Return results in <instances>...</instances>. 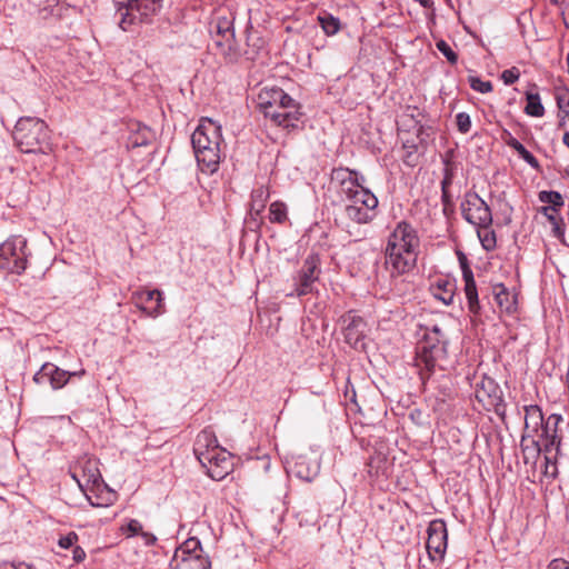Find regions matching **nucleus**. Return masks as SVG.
I'll use <instances>...</instances> for the list:
<instances>
[{"label":"nucleus","instance_id":"nucleus-1","mask_svg":"<svg viewBox=\"0 0 569 569\" xmlns=\"http://www.w3.org/2000/svg\"><path fill=\"white\" fill-rule=\"evenodd\" d=\"M366 177L349 168H333L331 182L345 204L346 217L355 223L367 224L377 216L378 198L366 187Z\"/></svg>","mask_w":569,"mask_h":569},{"label":"nucleus","instance_id":"nucleus-2","mask_svg":"<svg viewBox=\"0 0 569 569\" xmlns=\"http://www.w3.org/2000/svg\"><path fill=\"white\" fill-rule=\"evenodd\" d=\"M420 239L413 226L400 221L390 232L386 248V268L391 277L409 273L415 269L419 254Z\"/></svg>","mask_w":569,"mask_h":569},{"label":"nucleus","instance_id":"nucleus-3","mask_svg":"<svg viewBox=\"0 0 569 569\" xmlns=\"http://www.w3.org/2000/svg\"><path fill=\"white\" fill-rule=\"evenodd\" d=\"M191 143L201 172H217L223 157L221 126L210 118H202L191 136Z\"/></svg>","mask_w":569,"mask_h":569},{"label":"nucleus","instance_id":"nucleus-4","mask_svg":"<svg viewBox=\"0 0 569 569\" xmlns=\"http://www.w3.org/2000/svg\"><path fill=\"white\" fill-rule=\"evenodd\" d=\"M448 338L441 327L433 325L427 329L417 349L416 367L425 383L433 372L445 370L448 363Z\"/></svg>","mask_w":569,"mask_h":569},{"label":"nucleus","instance_id":"nucleus-5","mask_svg":"<svg viewBox=\"0 0 569 569\" xmlns=\"http://www.w3.org/2000/svg\"><path fill=\"white\" fill-rule=\"evenodd\" d=\"M13 139L24 153L46 154L51 150L49 128L39 118H20L14 127Z\"/></svg>","mask_w":569,"mask_h":569},{"label":"nucleus","instance_id":"nucleus-6","mask_svg":"<svg viewBox=\"0 0 569 569\" xmlns=\"http://www.w3.org/2000/svg\"><path fill=\"white\" fill-rule=\"evenodd\" d=\"M233 22L234 17L231 11L219 10L210 23L217 53L229 62H234L240 57V50L234 39Z\"/></svg>","mask_w":569,"mask_h":569},{"label":"nucleus","instance_id":"nucleus-7","mask_svg":"<svg viewBox=\"0 0 569 569\" xmlns=\"http://www.w3.org/2000/svg\"><path fill=\"white\" fill-rule=\"evenodd\" d=\"M525 427L523 433L525 439L530 438L535 435H540L542 443L547 451H550L552 447H558L560 439L557 435V425L561 420L558 415H551L547 421H543V415L539 406L529 405L525 406Z\"/></svg>","mask_w":569,"mask_h":569},{"label":"nucleus","instance_id":"nucleus-8","mask_svg":"<svg viewBox=\"0 0 569 569\" xmlns=\"http://www.w3.org/2000/svg\"><path fill=\"white\" fill-rule=\"evenodd\" d=\"M163 0H113L116 18L123 31L138 23L149 21L162 7Z\"/></svg>","mask_w":569,"mask_h":569},{"label":"nucleus","instance_id":"nucleus-9","mask_svg":"<svg viewBox=\"0 0 569 569\" xmlns=\"http://www.w3.org/2000/svg\"><path fill=\"white\" fill-rule=\"evenodd\" d=\"M29 254L27 239L11 236L0 244V270L21 274L27 269Z\"/></svg>","mask_w":569,"mask_h":569},{"label":"nucleus","instance_id":"nucleus-10","mask_svg":"<svg viewBox=\"0 0 569 569\" xmlns=\"http://www.w3.org/2000/svg\"><path fill=\"white\" fill-rule=\"evenodd\" d=\"M463 219L475 227H490L492 213L487 202L475 191L466 192L460 204Z\"/></svg>","mask_w":569,"mask_h":569},{"label":"nucleus","instance_id":"nucleus-11","mask_svg":"<svg viewBox=\"0 0 569 569\" xmlns=\"http://www.w3.org/2000/svg\"><path fill=\"white\" fill-rule=\"evenodd\" d=\"M475 396L487 409H493L499 416L505 415L506 403L499 385L489 377H482L476 386Z\"/></svg>","mask_w":569,"mask_h":569},{"label":"nucleus","instance_id":"nucleus-12","mask_svg":"<svg viewBox=\"0 0 569 569\" xmlns=\"http://www.w3.org/2000/svg\"><path fill=\"white\" fill-rule=\"evenodd\" d=\"M427 533L426 548L429 559L432 561L441 560L445 557L448 541L446 522L441 519L430 521Z\"/></svg>","mask_w":569,"mask_h":569},{"label":"nucleus","instance_id":"nucleus-13","mask_svg":"<svg viewBox=\"0 0 569 569\" xmlns=\"http://www.w3.org/2000/svg\"><path fill=\"white\" fill-rule=\"evenodd\" d=\"M82 375H84V370L71 372L60 369L51 362H46L34 373L33 381L39 386L49 385L53 390H58L63 388L71 377Z\"/></svg>","mask_w":569,"mask_h":569},{"label":"nucleus","instance_id":"nucleus-14","mask_svg":"<svg viewBox=\"0 0 569 569\" xmlns=\"http://www.w3.org/2000/svg\"><path fill=\"white\" fill-rule=\"evenodd\" d=\"M132 300L137 308L148 317L157 318L164 313L163 292L153 289H140L132 293Z\"/></svg>","mask_w":569,"mask_h":569},{"label":"nucleus","instance_id":"nucleus-15","mask_svg":"<svg viewBox=\"0 0 569 569\" xmlns=\"http://www.w3.org/2000/svg\"><path fill=\"white\" fill-rule=\"evenodd\" d=\"M201 466L207 469L208 476L220 481L224 479L232 470V456L226 449H216L208 460H199Z\"/></svg>","mask_w":569,"mask_h":569},{"label":"nucleus","instance_id":"nucleus-16","mask_svg":"<svg viewBox=\"0 0 569 569\" xmlns=\"http://www.w3.org/2000/svg\"><path fill=\"white\" fill-rule=\"evenodd\" d=\"M319 266L320 259L317 254H309L305 259L296 281L297 296H306L312 291L313 284L320 274Z\"/></svg>","mask_w":569,"mask_h":569},{"label":"nucleus","instance_id":"nucleus-17","mask_svg":"<svg viewBox=\"0 0 569 569\" xmlns=\"http://www.w3.org/2000/svg\"><path fill=\"white\" fill-rule=\"evenodd\" d=\"M260 111L274 124L286 129L296 128L302 116L296 101L293 108H264Z\"/></svg>","mask_w":569,"mask_h":569},{"label":"nucleus","instance_id":"nucleus-18","mask_svg":"<svg viewBox=\"0 0 569 569\" xmlns=\"http://www.w3.org/2000/svg\"><path fill=\"white\" fill-rule=\"evenodd\" d=\"M72 478L77 481L81 490L89 485L96 486L101 481V475L97 466V461L84 458L76 466Z\"/></svg>","mask_w":569,"mask_h":569},{"label":"nucleus","instance_id":"nucleus-19","mask_svg":"<svg viewBox=\"0 0 569 569\" xmlns=\"http://www.w3.org/2000/svg\"><path fill=\"white\" fill-rule=\"evenodd\" d=\"M259 109L293 108L295 100L280 88L263 89L258 96Z\"/></svg>","mask_w":569,"mask_h":569},{"label":"nucleus","instance_id":"nucleus-20","mask_svg":"<svg viewBox=\"0 0 569 569\" xmlns=\"http://www.w3.org/2000/svg\"><path fill=\"white\" fill-rule=\"evenodd\" d=\"M345 321L347 326L343 329V336L346 339V342L355 348V349H362L365 348V338H366V322L362 318L357 316H348Z\"/></svg>","mask_w":569,"mask_h":569},{"label":"nucleus","instance_id":"nucleus-21","mask_svg":"<svg viewBox=\"0 0 569 569\" xmlns=\"http://www.w3.org/2000/svg\"><path fill=\"white\" fill-rule=\"evenodd\" d=\"M216 449H222L214 432L210 429H203L196 438L193 452L198 460H208V456L212 455Z\"/></svg>","mask_w":569,"mask_h":569},{"label":"nucleus","instance_id":"nucleus-22","mask_svg":"<svg viewBox=\"0 0 569 569\" xmlns=\"http://www.w3.org/2000/svg\"><path fill=\"white\" fill-rule=\"evenodd\" d=\"M456 281L451 279H439L431 287L432 296L443 302L446 306H449L453 302L455 293H456Z\"/></svg>","mask_w":569,"mask_h":569},{"label":"nucleus","instance_id":"nucleus-23","mask_svg":"<svg viewBox=\"0 0 569 569\" xmlns=\"http://www.w3.org/2000/svg\"><path fill=\"white\" fill-rule=\"evenodd\" d=\"M465 295L467 298L469 312L473 316H478L480 313L481 307L479 303L478 291L472 271L466 272Z\"/></svg>","mask_w":569,"mask_h":569},{"label":"nucleus","instance_id":"nucleus-24","mask_svg":"<svg viewBox=\"0 0 569 569\" xmlns=\"http://www.w3.org/2000/svg\"><path fill=\"white\" fill-rule=\"evenodd\" d=\"M201 543L199 539L190 538L180 548L176 550L172 562L178 561L179 559H181V561L183 562V558H188L189 556L194 555H201Z\"/></svg>","mask_w":569,"mask_h":569},{"label":"nucleus","instance_id":"nucleus-25","mask_svg":"<svg viewBox=\"0 0 569 569\" xmlns=\"http://www.w3.org/2000/svg\"><path fill=\"white\" fill-rule=\"evenodd\" d=\"M270 192L268 187L260 186L252 190L251 192V202L250 209L252 212L259 214L266 207V203L269 199Z\"/></svg>","mask_w":569,"mask_h":569},{"label":"nucleus","instance_id":"nucleus-26","mask_svg":"<svg viewBox=\"0 0 569 569\" xmlns=\"http://www.w3.org/2000/svg\"><path fill=\"white\" fill-rule=\"evenodd\" d=\"M527 104L525 107L526 114L540 118L545 114V107L541 103L539 93H527Z\"/></svg>","mask_w":569,"mask_h":569},{"label":"nucleus","instance_id":"nucleus-27","mask_svg":"<svg viewBox=\"0 0 569 569\" xmlns=\"http://www.w3.org/2000/svg\"><path fill=\"white\" fill-rule=\"evenodd\" d=\"M495 298L499 307L505 311L510 313L516 309L515 300L503 284H499L495 288Z\"/></svg>","mask_w":569,"mask_h":569},{"label":"nucleus","instance_id":"nucleus-28","mask_svg":"<svg viewBox=\"0 0 569 569\" xmlns=\"http://www.w3.org/2000/svg\"><path fill=\"white\" fill-rule=\"evenodd\" d=\"M319 23L327 36H335L341 28L340 20L331 13L323 12L318 17Z\"/></svg>","mask_w":569,"mask_h":569},{"label":"nucleus","instance_id":"nucleus-29","mask_svg":"<svg viewBox=\"0 0 569 569\" xmlns=\"http://www.w3.org/2000/svg\"><path fill=\"white\" fill-rule=\"evenodd\" d=\"M539 200L543 203H550V207H545L543 212L557 211L558 208L563 206V200L558 191H540Z\"/></svg>","mask_w":569,"mask_h":569},{"label":"nucleus","instance_id":"nucleus-30","mask_svg":"<svg viewBox=\"0 0 569 569\" xmlns=\"http://www.w3.org/2000/svg\"><path fill=\"white\" fill-rule=\"evenodd\" d=\"M477 236L486 251H491L497 246L496 233L490 227H476Z\"/></svg>","mask_w":569,"mask_h":569},{"label":"nucleus","instance_id":"nucleus-31","mask_svg":"<svg viewBox=\"0 0 569 569\" xmlns=\"http://www.w3.org/2000/svg\"><path fill=\"white\" fill-rule=\"evenodd\" d=\"M288 219V209L286 203L274 201L269 207V220L273 223H283Z\"/></svg>","mask_w":569,"mask_h":569},{"label":"nucleus","instance_id":"nucleus-32","mask_svg":"<svg viewBox=\"0 0 569 569\" xmlns=\"http://www.w3.org/2000/svg\"><path fill=\"white\" fill-rule=\"evenodd\" d=\"M556 101L559 108L560 116L559 126L565 124V119L569 118V89L563 88L556 92Z\"/></svg>","mask_w":569,"mask_h":569},{"label":"nucleus","instance_id":"nucleus-33","mask_svg":"<svg viewBox=\"0 0 569 569\" xmlns=\"http://www.w3.org/2000/svg\"><path fill=\"white\" fill-rule=\"evenodd\" d=\"M183 565L189 569H210L211 567L209 558L202 557L201 555L183 558Z\"/></svg>","mask_w":569,"mask_h":569},{"label":"nucleus","instance_id":"nucleus-34","mask_svg":"<svg viewBox=\"0 0 569 569\" xmlns=\"http://www.w3.org/2000/svg\"><path fill=\"white\" fill-rule=\"evenodd\" d=\"M542 442L543 441L540 438V435H535L531 436L530 438L525 439V433L522 432L520 447L521 449H539L540 452L541 450L547 451Z\"/></svg>","mask_w":569,"mask_h":569},{"label":"nucleus","instance_id":"nucleus-35","mask_svg":"<svg viewBox=\"0 0 569 569\" xmlns=\"http://www.w3.org/2000/svg\"><path fill=\"white\" fill-rule=\"evenodd\" d=\"M121 529L128 538L141 535L143 531L142 523L137 519H130Z\"/></svg>","mask_w":569,"mask_h":569},{"label":"nucleus","instance_id":"nucleus-36","mask_svg":"<svg viewBox=\"0 0 569 569\" xmlns=\"http://www.w3.org/2000/svg\"><path fill=\"white\" fill-rule=\"evenodd\" d=\"M436 47L447 58V60L450 63L455 64L458 61L457 53L451 49V47L445 40L437 41Z\"/></svg>","mask_w":569,"mask_h":569},{"label":"nucleus","instance_id":"nucleus-37","mask_svg":"<svg viewBox=\"0 0 569 569\" xmlns=\"http://www.w3.org/2000/svg\"><path fill=\"white\" fill-rule=\"evenodd\" d=\"M470 87L481 93H488L492 91V83L490 81H483L478 77L469 78Z\"/></svg>","mask_w":569,"mask_h":569},{"label":"nucleus","instance_id":"nucleus-38","mask_svg":"<svg viewBox=\"0 0 569 569\" xmlns=\"http://www.w3.org/2000/svg\"><path fill=\"white\" fill-rule=\"evenodd\" d=\"M456 123L461 133H468L471 129V119L466 112H459L456 114Z\"/></svg>","mask_w":569,"mask_h":569},{"label":"nucleus","instance_id":"nucleus-39","mask_svg":"<svg viewBox=\"0 0 569 569\" xmlns=\"http://www.w3.org/2000/svg\"><path fill=\"white\" fill-rule=\"evenodd\" d=\"M519 77L520 72L516 67L507 69L501 73V79L507 86L513 84L516 81H518Z\"/></svg>","mask_w":569,"mask_h":569},{"label":"nucleus","instance_id":"nucleus-40","mask_svg":"<svg viewBox=\"0 0 569 569\" xmlns=\"http://www.w3.org/2000/svg\"><path fill=\"white\" fill-rule=\"evenodd\" d=\"M78 541V535L76 532H69L67 536L60 537L58 540L59 547L69 549Z\"/></svg>","mask_w":569,"mask_h":569},{"label":"nucleus","instance_id":"nucleus-41","mask_svg":"<svg viewBox=\"0 0 569 569\" xmlns=\"http://www.w3.org/2000/svg\"><path fill=\"white\" fill-rule=\"evenodd\" d=\"M296 468H297L296 475L299 478L305 479L306 481H311L317 475V471H313L311 475H310L309 470H307V472H305V465L302 462L297 463Z\"/></svg>","mask_w":569,"mask_h":569},{"label":"nucleus","instance_id":"nucleus-42","mask_svg":"<svg viewBox=\"0 0 569 569\" xmlns=\"http://www.w3.org/2000/svg\"><path fill=\"white\" fill-rule=\"evenodd\" d=\"M520 158L535 169H537L539 167V162H538L537 158L528 150H526L522 153V156H520Z\"/></svg>","mask_w":569,"mask_h":569},{"label":"nucleus","instance_id":"nucleus-43","mask_svg":"<svg viewBox=\"0 0 569 569\" xmlns=\"http://www.w3.org/2000/svg\"><path fill=\"white\" fill-rule=\"evenodd\" d=\"M72 559L77 563L82 562L86 559V551L80 546H76L72 549Z\"/></svg>","mask_w":569,"mask_h":569},{"label":"nucleus","instance_id":"nucleus-44","mask_svg":"<svg viewBox=\"0 0 569 569\" xmlns=\"http://www.w3.org/2000/svg\"><path fill=\"white\" fill-rule=\"evenodd\" d=\"M548 569H569V562L565 559H553L550 561Z\"/></svg>","mask_w":569,"mask_h":569},{"label":"nucleus","instance_id":"nucleus-45","mask_svg":"<svg viewBox=\"0 0 569 569\" xmlns=\"http://www.w3.org/2000/svg\"><path fill=\"white\" fill-rule=\"evenodd\" d=\"M459 262H460V267H461V270H462V278H463V281L466 280V272L467 271H472L468 264V260H467V257L463 254V253H460L459 254Z\"/></svg>","mask_w":569,"mask_h":569},{"label":"nucleus","instance_id":"nucleus-46","mask_svg":"<svg viewBox=\"0 0 569 569\" xmlns=\"http://www.w3.org/2000/svg\"><path fill=\"white\" fill-rule=\"evenodd\" d=\"M140 536L143 539L146 546H153L157 541V537L151 532L142 531Z\"/></svg>","mask_w":569,"mask_h":569},{"label":"nucleus","instance_id":"nucleus-47","mask_svg":"<svg viewBox=\"0 0 569 569\" xmlns=\"http://www.w3.org/2000/svg\"><path fill=\"white\" fill-rule=\"evenodd\" d=\"M525 461L528 462L529 459H535L539 456V449H522Z\"/></svg>","mask_w":569,"mask_h":569},{"label":"nucleus","instance_id":"nucleus-48","mask_svg":"<svg viewBox=\"0 0 569 569\" xmlns=\"http://www.w3.org/2000/svg\"><path fill=\"white\" fill-rule=\"evenodd\" d=\"M445 162V169H443V177H448L449 179L453 180V168L448 159L443 160Z\"/></svg>","mask_w":569,"mask_h":569},{"label":"nucleus","instance_id":"nucleus-49","mask_svg":"<svg viewBox=\"0 0 569 569\" xmlns=\"http://www.w3.org/2000/svg\"><path fill=\"white\" fill-rule=\"evenodd\" d=\"M441 192H442V194H441L442 202L445 204H448L450 202V200H451V196L449 193V189H441Z\"/></svg>","mask_w":569,"mask_h":569},{"label":"nucleus","instance_id":"nucleus-50","mask_svg":"<svg viewBox=\"0 0 569 569\" xmlns=\"http://www.w3.org/2000/svg\"><path fill=\"white\" fill-rule=\"evenodd\" d=\"M417 2L420 3L421 7L426 8V9H430L433 7V1L432 0H416Z\"/></svg>","mask_w":569,"mask_h":569},{"label":"nucleus","instance_id":"nucleus-51","mask_svg":"<svg viewBox=\"0 0 569 569\" xmlns=\"http://www.w3.org/2000/svg\"><path fill=\"white\" fill-rule=\"evenodd\" d=\"M452 184V180L448 177H443L441 180V189H449V187Z\"/></svg>","mask_w":569,"mask_h":569},{"label":"nucleus","instance_id":"nucleus-52","mask_svg":"<svg viewBox=\"0 0 569 569\" xmlns=\"http://www.w3.org/2000/svg\"><path fill=\"white\" fill-rule=\"evenodd\" d=\"M520 142L515 138V137H510L509 140H507V146L510 147L511 149H515Z\"/></svg>","mask_w":569,"mask_h":569},{"label":"nucleus","instance_id":"nucleus-53","mask_svg":"<svg viewBox=\"0 0 569 569\" xmlns=\"http://www.w3.org/2000/svg\"><path fill=\"white\" fill-rule=\"evenodd\" d=\"M513 150H515V151L518 153V156L520 157V156H522V153H523L527 149L525 148V146H523L522 143H519V144H518Z\"/></svg>","mask_w":569,"mask_h":569},{"label":"nucleus","instance_id":"nucleus-54","mask_svg":"<svg viewBox=\"0 0 569 569\" xmlns=\"http://www.w3.org/2000/svg\"><path fill=\"white\" fill-rule=\"evenodd\" d=\"M510 137H513V136L508 130H503L501 138L505 141V143H507V140H509Z\"/></svg>","mask_w":569,"mask_h":569},{"label":"nucleus","instance_id":"nucleus-55","mask_svg":"<svg viewBox=\"0 0 569 569\" xmlns=\"http://www.w3.org/2000/svg\"><path fill=\"white\" fill-rule=\"evenodd\" d=\"M562 141L569 148V131L563 134Z\"/></svg>","mask_w":569,"mask_h":569},{"label":"nucleus","instance_id":"nucleus-56","mask_svg":"<svg viewBox=\"0 0 569 569\" xmlns=\"http://www.w3.org/2000/svg\"><path fill=\"white\" fill-rule=\"evenodd\" d=\"M146 143H147V138L142 139L141 141H139V140L134 141L136 146H142V144H146Z\"/></svg>","mask_w":569,"mask_h":569},{"label":"nucleus","instance_id":"nucleus-57","mask_svg":"<svg viewBox=\"0 0 569 569\" xmlns=\"http://www.w3.org/2000/svg\"><path fill=\"white\" fill-rule=\"evenodd\" d=\"M546 214H547L548 219H549L552 223H555V224H556V219H555V217H553L552 214H548V212H547Z\"/></svg>","mask_w":569,"mask_h":569},{"label":"nucleus","instance_id":"nucleus-58","mask_svg":"<svg viewBox=\"0 0 569 569\" xmlns=\"http://www.w3.org/2000/svg\"><path fill=\"white\" fill-rule=\"evenodd\" d=\"M562 0H551V3L558 6Z\"/></svg>","mask_w":569,"mask_h":569},{"label":"nucleus","instance_id":"nucleus-59","mask_svg":"<svg viewBox=\"0 0 569 569\" xmlns=\"http://www.w3.org/2000/svg\"><path fill=\"white\" fill-rule=\"evenodd\" d=\"M555 231H556V233H559L560 232V228L558 226H556Z\"/></svg>","mask_w":569,"mask_h":569}]
</instances>
